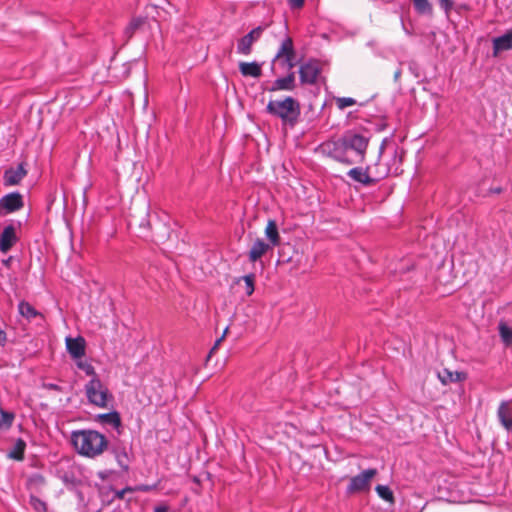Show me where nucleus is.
<instances>
[{"label":"nucleus","mask_w":512,"mask_h":512,"mask_svg":"<svg viewBox=\"0 0 512 512\" xmlns=\"http://www.w3.org/2000/svg\"><path fill=\"white\" fill-rule=\"evenodd\" d=\"M272 247L270 244L264 242L262 239H257L248 254L249 260L251 262H256L258 259H260L264 254L268 252Z\"/></svg>","instance_id":"f3484780"},{"label":"nucleus","mask_w":512,"mask_h":512,"mask_svg":"<svg viewBox=\"0 0 512 512\" xmlns=\"http://www.w3.org/2000/svg\"><path fill=\"white\" fill-rule=\"evenodd\" d=\"M228 332V327L225 328L222 336L216 340V342L214 343V346L212 347V349L210 350V354H212L220 345V343L223 341V339L225 338L226 334Z\"/></svg>","instance_id":"e433bc0d"},{"label":"nucleus","mask_w":512,"mask_h":512,"mask_svg":"<svg viewBox=\"0 0 512 512\" xmlns=\"http://www.w3.org/2000/svg\"><path fill=\"white\" fill-rule=\"evenodd\" d=\"M265 235L269 241L268 244H270L272 248L280 245L281 239L278 232L277 223L275 220H268L267 226L265 228Z\"/></svg>","instance_id":"6ab92c4d"},{"label":"nucleus","mask_w":512,"mask_h":512,"mask_svg":"<svg viewBox=\"0 0 512 512\" xmlns=\"http://www.w3.org/2000/svg\"><path fill=\"white\" fill-rule=\"evenodd\" d=\"M44 388H46L48 390L59 391V392L62 391V388L55 383H46V384H44Z\"/></svg>","instance_id":"58836bf2"},{"label":"nucleus","mask_w":512,"mask_h":512,"mask_svg":"<svg viewBox=\"0 0 512 512\" xmlns=\"http://www.w3.org/2000/svg\"><path fill=\"white\" fill-rule=\"evenodd\" d=\"M27 175V170L23 163H20L16 168H8L3 175V183L6 187L18 185Z\"/></svg>","instance_id":"9b49d317"},{"label":"nucleus","mask_w":512,"mask_h":512,"mask_svg":"<svg viewBox=\"0 0 512 512\" xmlns=\"http://www.w3.org/2000/svg\"><path fill=\"white\" fill-rule=\"evenodd\" d=\"M342 136L345 153L352 155V158L355 159V164L363 162L369 144V138L353 131H346Z\"/></svg>","instance_id":"39448f33"},{"label":"nucleus","mask_w":512,"mask_h":512,"mask_svg":"<svg viewBox=\"0 0 512 512\" xmlns=\"http://www.w3.org/2000/svg\"><path fill=\"white\" fill-rule=\"evenodd\" d=\"M375 490L380 498H382L388 502H391V503L394 502L393 492L391 491V489L388 486L377 485L375 487Z\"/></svg>","instance_id":"c85d7f7f"},{"label":"nucleus","mask_w":512,"mask_h":512,"mask_svg":"<svg viewBox=\"0 0 512 512\" xmlns=\"http://www.w3.org/2000/svg\"><path fill=\"white\" fill-rule=\"evenodd\" d=\"M65 342L66 349L74 360L80 359L85 355L86 342L83 337H66Z\"/></svg>","instance_id":"f8f14e48"},{"label":"nucleus","mask_w":512,"mask_h":512,"mask_svg":"<svg viewBox=\"0 0 512 512\" xmlns=\"http://www.w3.org/2000/svg\"><path fill=\"white\" fill-rule=\"evenodd\" d=\"M287 1H288L289 6L292 9L302 8L305 3V0H287Z\"/></svg>","instance_id":"c9c22d12"},{"label":"nucleus","mask_w":512,"mask_h":512,"mask_svg":"<svg viewBox=\"0 0 512 512\" xmlns=\"http://www.w3.org/2000/svg\"><path fill=\"white\" fill-rule=\"evenodd\" d=\"M154 512H168V507L166 505H158L154 507Z\"/></svg>","instance_id":"79ce46f5"},{"label":"nucleus","mask_w":512,"mask_h":512,"mask_svg":"<svg viewBox=\"0 0 512 512\" xmlns=\"http://www.w3.org/2000/svg\"><path fill=\"white\" fill-rule=\"evenodd\" d=\"M415 11L420 15H432L433 6L429 0H411Z\"/></svg>","instance_id":"a878e982"},{"label":"nucleus","mask_w":512,"mask_h":512,"mask_svg":"<svg viewBox=\"0 0 512 512\" xmlns=\"http://www.w3.org/2000/svg\"><path fill=\"white\" fill-rule=\"evenodd\" d=\"M6 340H7V336H6L5 331L0 329V346H4V344L6 343Z\"/></svg>","instance_id":"a19ab883"},{"label":"nucleus","mask_w":512,"mask_h":512,"mask_svg":"<svg viewBox=\"0 0 512 512\" xmlns=\"http://www.w3.org/2000/svg\"><path fill=\"white\" fill-rule=\"evenodd\" d=\"M394 161H397V152L395 151V154H394V158H393Z\"/></svg>","instance_id":"a18cd8bd"},{"label":"nucleus","mask_w":512,"mask_h":512,"mask_svg":"<svg viewBox=\"0 0 512 512\" xmlns=\"http://www.w3.org/2000/svg\"><path fill=\"white\" fill-rule=\"evenodd\" d=\"M320 150L324 155L337 162L347 165L355 164V159L352 158V155H347V153H345L343 136L337 140H329L322 143L320 145Z\"/></svg>","instance_id":"423d86ee"},{"label":"nucleus","mask_w":512,"mask_h":512,"mask_svg":"<svg viewBox=\"0 0 512 512\" xmlns=\"http://www.w3.org/2000/svg\"><path fill=\"white\" fill-rule=\"evenodd\" d=\"M18 311L19 314L28 321H32L35 318H39L40 320L44 319L43 314L37 311L30 303L26 301H21L18 304Z\"/></svg>","instance_id":"a211bd4d"},{"label":"nucleus","mask_w":512,"mask_h":512,"mask_svg":"<svg viewBox=\"0 0 512 512\" xmlns=\"http://www.w3.org/2000/svg\"><path fill=\"white\" fill-rule=\"evenodd\" d=\"M26 449V442L19 438L16 440L10 451L8 457L16 461H22L24 459V453Z\"/></svg>","instance_id":"5701e85b"},{"label":"nucleus","mask_w":512,"mask_h":512,"mask_svg":"<svg viewBox=\"0 0 512 512\" xmlns=\"http://www.w3.org/2000/svg\"><path fill=\"white\" fill-rule=\"evenodd\" d=\"M294 58H295V55L288 56L282 60L284 62V64L288 67V69H292L295 66Z\"/></svg>","instance_id":"4c0bfd02"},{"label":"nucleus","mask_w":512,"mask_h":512,"mask_svg":"<svg viewBox=\"0 0 512 512\" xmlns=\"http://www.w3.org/2000/svg\"><path fill=\"white\" fill-rule=\"evenodd\" d=\"M499 335L502 342L507 347H512V327H509L506 323L500 322L498 326Z\"/></svg>","instance_id":"bb28decb"},{"label":"nucleus","mask_w":512,"mask_h":512,"mask_svg":"<svg viewBox=\"0 0 512 512\" xmlns=\"http://www.w3.org/2000/svg\"><path fill=\"white\" fill-rule=\"evenodd\" d=\"M98 421L105 425H110L115 429L121 427V419L116 411L98 415Z\"/></svg>","instance_id":"4be33fe9"},{"label":"nucleus","mask_w":512,"mask_h":512,"mask_svg":"<svg viewBox=\"0 0 512 512\" xmlns=\"http://www.w3.org/2000/svg\"><path fill=\"white\" fill-rule=\"evenodd\" d=\"M243 282V289L247 296H251L255 290V274L251 273L236 279L235 283L240 284Z\"/></svg>","instance_id":"393cba45"},{"label":"nucleus","mask_w":512,"mask_h":512,"mask_svg":"<svg viewBox=\"0 0 512 512\" xmlns=\"http://www.w3.org/2000/svg\"><path fill=\"white\" fill-rule=\"evenodd\" d=\"M439 5L442 9L445 10L446 13H448L453 7V1L452 0H439Z\"/></svg>","instance_id":"72a5a7b5"},{"label":"nucleus","mask_w":512,"mask_h":512,"mask_svg":"<svg viewBox=\"0 0 512 512\" xmlns=\"http://www.w3.org/2000/svg\"><path fill=\"white\" fill-rule=\"evenodd\" d=\"M390 173L391 170L389 168L379 169V164L377 163L374 167H354L348 171L347 175L355 182L364 186H371L387 177Z\"/></svg>","instance_id":"20e7f679"},{"label":"nucleus","mask_w":512,"mask_h":512,"mask_svg":"<svg viewBox=\"0 0 512 512\" xmlns=\"http://www.w3.org/2000/svg\"><path fill=\"white\" fill-rule=\"evenodd\" d=\"M131 491H132V489H131V488H125V489H122V490L118 491V492L116 493V495H117V497H118L119 499H123V498H124V495L126 494V492H131Z\"/></svg>","instance_id":"ea45409f"},{"label":"nucleus","mask_w":512,"mask_h":512,"mask_svg":"<svg viewBox=\"0 0 512 512\" xmlns=\"http://www.w3.org/2000/svg\"><path fill=\"white\" fill-rule=\"evenodd\" d=\"M384 146H385V141H383V143L380 146V154L383 152Z\"/></svg>","instance_id":"37998d69"},{"label":"nucleus","mask_w":512,"mask_h":512,"mask_svg":"<svg viewBox=\"0 0 512 512\" xmlns=\"http://www.w3.org/2000/svg\"><path fill=\"white\" fill-rule=\"evenodd\" d=\"M264 29L265 27L258 26L240 38L237 43V53L241 55H249L252 52L253 44L260 39Z\"/></svg>","instance_id":"6e6552de"},{"label":"nucleus","mask_w":512,"mask_h":512,"mask_svg":"<svg viewBox=\"0 0 512 512\" xmlns=\"http://www.w3.org/2000/svg\"><path fill=\"white\" fill-rule=\"evenodd\" d=\"M295 86V74L294 72H291L283 78L276 79L268 90L271 92L292 91L294 90Z\"/></svg>","instance_id":"2eb2a0df"},{"label":"nucleus","mask_w":512,"mask_h":512,"mask_svg":"<svg viewBox=\"0 0 512 512\" xmlns=\"http://www.w3.org/2000/svg\"><path fill=\"white\" fill-rule=\"evenodd\" d=\"M23 207V196L19 192H11L0 198V213H13L22 209Z\"/></svg>","instance_id":"1a4fd4ad"},{"label":"nucleus","mask_w":512,"mask_h":512,"mask_svg":"<svg viewBox=\"0 0 512 512\" xmlns=\"http://www.w3.org/2000/svg\"><path fill=\"white\" fill-rule=\"evenodd\" d=\"M142 22H143L142 19L132 20L130 25L127 27V32H133L135 29H137L142 24Z\"/></svg>","instance_id":"f704fd0d"},{"label":"nucleus","mask_w":512,"mask_h":512,"mask_svg":"<svg viewBox=\"0 0 512 512\" xmlns=\"http://www.w3.org/2000/svg\"><path fill=\"white\" fill-rule=\"evenodd\" d=\"M378 471L375 468L364 470L362 473L352 477L347 486V493L354 494L370 489L372 479L377 475Z\"/></svg>","instance_id":"0eeeda50"},{"label":"nucleus","mask_w":512,"mask_h":512,"mask_svg":"<svg viewBox=\"0 0 512 512\" xmlns=\"http://www.w3.org/2000/svg\"><path fill=\"white\" fill-rule=\"evenodd\" d=\"M288 56H294L293 42L290 38L285 39L276 54L274 61L283 60Z\"/></svg>","instance_id":"b1692460"},{"label":"nucleus","mask_w":512,"mask_h":512,"mask_svg":"<svg viewBox=\"0 0 512 512\" xmlns=\"http://www.w3.org/2000/svg\"><path fill=\"white\" fill-rule=\"evenodd\" d=\"M117 462L121 468L127 470L129 467L128 456L126 452L118 453L116 455Z\"/></svg>","instance_id":"473e14b6"},{"label":"nucleus","mask_w":512,"mask_h":512,"mask_svg":"<svg viewBox=\"0 0 512 512\" xmlns=\"http://www.w3.org/2000/svg\"><path fill=\"white\" fill-rule=\"evenodd\" d=\"M320 66L317 61L310 60L300 66L299 74L302 84H314L320 74Z\"/></svg>","instance_id":"9d476101"},{"label":"nucleus","mask_w":512,"mask_h":512,"mask_svg":"<svg viewBox=\"0 0 512 512\" xmlns=\"http://www.w3.org/2000/svg\"><path fill=\"white\" fill-rule=\"evenodd\" d=\"M76 366L78 367V369L82 370L87 376H91L93 378L94 375H97L93 365L87 360H83L82 358L77 359Z\"/></svg>","instance_id":"cd10ccee"},{"label":"nucleus","mask_w":512,"mask_h":512,"mask_svg":"<svg viewBox=\"0 0 512 512\" xmlns=\"http://www.w3.org/2000/svg\"><path fill=\"white\" fill-rule=\"evenodd\" d=\"M512 48V31H507L504 35L493 39V54L496 56L498 53Z\"/></svg>","instance_id":"dca6fc26"},{"label":"nucleus","mask_w":512,"mask_h":512,"mask_svg":"<svg viewBox=\"0 0 512 512\" xmlns=\"http://www.w3.org/2000/svg\"><path fill=\"white\" fill-rule=\"evenodd\" d=\"M84 389L89 403L99 408H107L109 402L113 400V395L110 393L107 386L102 383L98 375H94V377L85 384Z\"/></svg>","instance_id":"7ed1b4c3"},{"label":"nucleus","mask_w":512,"mask_h":512,"mask_svg":"<svg viewBox=\"0 0 512 512\" xmlns=\"http://www.w3.org/2000/svg\"><path fill=\"white\" fill-rule=\"evenodd\" d=\"M497 417L501 425L507 430H512V410L508 401L500 403L497 410Z\"/></svg>","instance_id":"4468645a"},{"label":"nucleus","mask_w":512,"mask_h":512,"mask_svg":"<svg viewBox=\"0 0 512 512\" xmlns=\"http://www.w3.org/2000/svg\"><path fill=\"white\" fill-rule=\"evenodd\" d=\"M495 193H500L501 192V188H497L494 190Z\"/></svg>","instance_id":"c03bdc74"},{"label":"nucleus","mask_w":512,"mask_h":512,"mask_svg":"<svg viewBox=\"0 0 512 512\" xmlns=\"http://www.w3.org/2000/svg\"><path fill=\"white\" fill-rule=\"evenodd\" d=\"M30 504L36 512H46L47 511L46 503L35 496H31Z\"/></svg>","instance_id":"7c9ffc66"},{"label":"nucleus","mask_w":512,"mask_h":512,"mask_svg":"<svg viewBox=\"0 0 512 512\" xmlns=\"http://www.w3.org/2000/svg\"><path fill=\"white\" fill-rule=\"evenodd\" d=\"M356 104V100L351 97H339L336 99V105L339 109L343 110L349 106Z\"/></svg>","instance_id":"2f4dec72"},{"label":"nucleus","mask_w":512,"mask_h":512,"mask_svg":"<svg viewBox=\"0 0 512 512\" xmlns=\"http://www.w3.org/2000/svg\"><path fill=\"white\" fill-rule=\"evenodd\" d=\"M439 379L440 381L446 385L448 383L452 382H460L466 379V374L463 372H452L448 369H444L442 373H439Z\"/></svg>","instance_id":"412c9836"},{"label":"nucleus","mask_w":512,"mask_h":512,"mask_svg":"<svg viewBox=\"0 0 512 512\" xmlns=\"http://www.w3.org/2000/svg\"><path fill=\"white\" fill-rule=\"evenodd\" d=\"M17 241L15 227L13 225L6 226L0 236V251L4 254L7 253Z\"/></svg>","instance_id":"ddd939ff"},{"label":"nucleus","mask_w":512,"mask_h":512,"mask_svg":"<svg viewBox=\"0 0 512 512\" xmlns=\"http://www.w3.org/2000/svg\"><path fill=\"white\" fill-rule=\"evenodd\" d=\"M0 415H1L0 427H6V428L11 427L13 420H14V414L0 409Z\"/></svg>","instance_id":"c756f323"},{"label":"nucleus","mask_w":512,"mask_h":512,"mask_svg":"<svg viewBox=\"0 0 512 512\" xmlns=\"http://www.w3.org/2000/svg\"><path fill=\"white\" fill-rule=\"evenodd\" d=\"M71 443L79 455L91 459L101 456L109 445L104 434L92 429L73 431L71 433Z\"/></svg>","instance_id":"f257e3e1"},{"label":"nucleus","mask_w":512,"mask_h":512,"mask_svg":"<svg viewBox=\"0 0 512 512\" xmlns=\"http://www.w3.org/2000/svg\"><path fill=\"white\" fill-rule=\"evenodd\" d=\"M141 490H143V491H148V490H149V488H148V487H144V488H142Z\"/></svg>","instance_id":"49530a36"},{"label":"nucleus","mask_w":512,"mask_h":512,"mask_svg":"<svg viewBox=\"0 0 512 512\" xmlns=\"http://www.w3.org/2000/svg\"><path fill=\"white\" fill-rule=\"evenodd\" d=\"M239 71L245 77L258 78L262 74L261 65L257 62H240Z\"/></svg>","instance_id":"aec40b11"},{"label":"nucleus","mask_w":512,"mask_h":512,"mask_svg":"<svg viewBox=\"0 0 512 512\" xmlns=\"http://www.w3.org/2000/svg\"><path fill=\"white\" fill-rule=\"evenodd\" d=\"M266 111L282 120L283 124L293 126L300 114V105L292 97L288 96L283 100H270L266 106Z\"/></svg>","instance_id":"f03ea898"}]
</instances>
